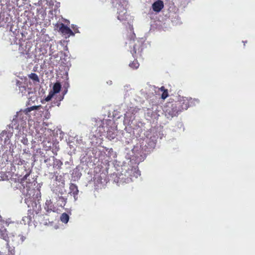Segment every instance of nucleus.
I'll return each mask as SVG.
<instances>
[{"label": "nucleus", "mask_w": 255, "mask_h": 255, "mask_svg": "<svg viewBox=\"0 0 255 255\" xmlns=\"http://www.w3.org/2000/svg\"><path fill=\"white\" fill-rule=\"evenodd\" d=\"M70 192L69 193L73 195L74 198L76 199V196L78 195L79 190L77 186L73 183H71L69 186Z\"/></svg>", "instance_id": "1a4fd4ad"}, {"label": "nucleus", "mask_w": 255, "mask_h": 255, "mask_svg": "<svg viewBox=\"0 0 255 255\" xmlns=\"http://www.w3.org/2000/svg\"><path fill=\"white\" fill-rule=\"evenodd\" d=\"M44 163H46L48 166H51V163H50V157H46L44 156Z\"/></svg>", "instance_id": "6ab92c4d"}, {"label": "nucleus", "mask_w": 255, "mask_h": 255, "mask_svg": "<svg viewBox=\"0 0 255 255\" xmlns=\"http://www.w3.org/2000/svg\"><path fill=\"white\" fill-rule=\"evenodd\" d=\"M69 220V216L67 213H64L61 214L60 217V220L62 222L64 223H68Z\"/></svg>", "instance_id": "2eb2a0df"}, {"label": "nucleus", "mask_w": 255, "mask_h": 255, "mask_svg": "<svg viewBox=\"0 0 255 255\" xmlns=\"http://www.w3.org/2000/svg\"><path fill=\"white\" fill-rule=\"evenodd\" d=\"M44 208L47 212L54 211L55 210L54 205L50 199L46 200L45 203Z\"/></svg>", "instance_id": "9d476101"}, {"label": "nucleus", "mask_w": 255, "mask_h": 255, "mask_svg": "<svg viewBox=\"0 0 255 255\" xmlns=\"http://www.w3.org/2000/svg\"><path fill=\"white\" fill-rule=\"evenodd\" d=\"M139 64L136 59H134L129 64V66L132 69H136L138 68Z\"/></svg>", "instance_id": "dca6fc26"}, {"label": "nucleus", "mask_w": 255, "mask_h": 255, "mask_svg": "<svg viewBox=\"0 0 255 255\" xmlns=\"http://www.w3.org/2000/svg\"><path fill=\"white\" fill-rule=\"evenodd\" d=\"M28 216H25L24 217H23V220L24 221H27V223L29 224L30 223L31 221H32V218L33 217V216L32 217L31 216V210H29L28 211Z\"/></svg>", "instance_id": "f3484780"}, {"label": "nucleus", "mask_w": 255, "mask_h": 255, "mask_svg": "<svg viewBox=\"0 0 255 255\" xmlns=\"http://www.w3.org/2000/svg\"><path fill=\"white\" fill-rule=\"evenodd\" d=\"M167 89H166L165 88V87L164 86H162L161 88H160V90L162 92H163L165 90H166Z\"/></svg>", "instance_id": "b1692460"}, {"label": "nucleus", "mask_w": 255, "mask_h": 255, "mask_svg": "<svg viewBox=\"0 0 255 255\" xmlns=\"http://www.w3.org/2000/svg\"><path fill=\"white\" fill-rule=\"evenodd\" d=\"M168 118L177 116L181 112L179 108L175 107V103H168L165 111Z\"/></svg>", "instance_id": "7ed1b4c3"}, {"label": "nucleus", "mask_w": 255, "mask_h": 255, "mask_svg": "<svg viewBox=\"0 0 255 255\" xmlns=\"http://www.w3.org/2000/svg\"><path fill=\"white\" fill-rule=\"evenodd\" d=\"M152 7L154 11L159 12L164 7L163 2L161 0H156L152 4Z\"/></svg>", "instance_id": "0eeeda50"}, {"label": "nucleus", "mask_w": 255, "mask_h": 255, "mask_svg": "<svg viewBox=\"0 0 255 255\" xmlns=\"http://www.w3.org/2000/svg\"><path fill=\"white\" fill-rule=\"evenodd\" d=\"M126 10L123 7V10L118 12V18L121 21L125 20L127 19Z\"/></svg>", "instance_id": "9b49d317"}, {"label": "nucleus", "mask_w": 255, "mask_h": 255, "mask_svg": "<svg viewBox=\"0 0 255 255\" xmlns=\"http://www.w3.org/2000/svg\"><path fill=\"white\" fill-rule=\"evenodd\" d=\"M107 136L108 137L109 139L111 140L115 138V137H116V135L113 133L111 135L110 132H108Z\"/></svg>", "instance_id": "4be33fe9"}, {"label": "nucleus", "mask_w": 255, "mask_h": 255, "mask_svg": "<svg viewBox=\"0 0 255 255\" xmlns=\"http://www.w3.org/2000/svg\"><path fill=\"white\" fill-rule=\"evenodd\" d=\"M54 94L53 93H52V91H50L49 92L48 96L46 98L45 100L47 102L50 101L51 99V98H52V97L53 96Z\"/></svg>", "instance_id": "412c9836"}, {"label": "nucleus", "mask_w": 255, "mask_h": 255, "mask_svg": "<svg viewBox=\"0 0 255 255\" xmlns=\"http://www.w3.org/2000/svg\"><path fill=\"white\" fill-rule=\"evenodd\" d=\"M59 31L61 32L63 35L69 37L70 35H74V33L72 30L64 24L61 23L60 24Z\"/></svg>", "instance_id": "39448f33"}, {"label": "nucleus", "mask_w": 255, "mask_h": 255, "mask_svg": "<svg viewBox=\"0 0 255 255\" xmlns=\"http://www.w3.org/2000/svg\"><path fill=\"white\" fill-rule=\"evenodd\" d=\"M191 98H188L186 97H183L180 101L175 102V107L179 108L180 111L182 112L183 110H187L190 106V103L192 102Z\"/></svg>", "instance_id": "20e7f679"}, {"label": "nucleus", "mask_w": 255, "mask_h": 255, "mask_svg": "<svg viewBox=\"0 0 255 255\" xmlns=\"http://www.w3.org/2000/svg\"><path fill=\"white\" fill-rule=\"evenodd\" d=\"M61 88V85L59 83H56L53 86V91H52L54 94L58 93L60 92Z\"/></svg>", "instance_id": "4468645a"}, {"label": "nucleus", "mask_w": 255, "mask_h": 255, "mask_svg": "<svg viewBox=\"0 0 255 255\" xmlns=\"http://www.w3.org/2000/svg\"><path fill=\"white\" fill-rule=\"evenodd\" d=\"M30 172L31 171H29L20 179V183L23 188H26V192L25 193L26 198H25V201L28 207L30 206L28 202L29 201H31V197L34 196L35 192L34 189H31V186L32 185L33 182L29 181V179L27 180V177L29 176Z\"/></svg>", "instance_id": "f257e3e1"}, {"label": "nucleus", "mask_w": 255, "mask_h": 255, "mask_svg": "<svg viewBox=\"0 0 255 255\" xmlns=\"http://www.w3.org/2000/svg\"><path fill=\"white\" fill-rule=\"evenodd\" d=\"M56 200L57 204L58 206L63 207L65 206L67 199L63 197L62 196H59V194L54 197Z\"/></svg>", "instance_id": "6e6552de"}, {"label": "nucleus", "mask_w": 255, "mask_h": 255, "mask_svg": "<svg viewBox=\"0 0 255 255\" xmlns=\"http://www.w3.org/2000/svg\"><path fill=\"white\" fill-rule=\"evenodd\" d=\"M28 77L34 82H39V79L37 75L34 73H31V74L28 75Z\"/></svg>", "instance_id": "a211bd4d"}, {"label": "nucleus", "mask_w": 255, "mask_h": 255, "mask_svg": "<svg viewBox=\"0 0 255 255\" xmlns=\"http://www.w3.org/2000/svg\"><path fill=\"white\" fill-rule=\"evenodd\" d=\"M0 237L5 241L6 242V248L9 249L10 248V245L9 244V237L8 236L7 231L6 229L4 228H1L0 229Z\"/></svg>", "instance_id": "423d86ee"}, {"label": "nucleus", "mask_w": 255, "mask_h": 255, "mask_svg": "<svg viewBox=\"0 0 255 255\" xmlns=\"http://www.w3.org/2000/svg\"><path fill=\"white\" fill-rule=\"evenodd\" d=\"M168 96V93L167 90H165L163 92L161 95V98L163 99H166Z\"/></svg>", "instance_id": "aec40b11"}, {"label": "nucleus", "mask_w": 255, "mask_h": 255, "mask_svg": "<svg viewBox=\"0 0 255 255\" xmlns=\"http://www.w3.org/2000/svg\"><path fill=\"white\" fill-rule=\"evenodd\" d=\"M60 193L61 195H62L63 194V193L62 192H60Z\"/></svg>", "instance_id": "393cba45"}, {"label": "nucleus", "mask_w": 255, "mask_h": 255, "mask_svg": "<svg viewBox=\"0 0 255 255\" xmlns=\"http://www.w3.org/2000/svg\"><path fill=\"white\" fill-rule=\"evenodd\" d=\"M52 158L54 161L53 165V167L57 168L58 169L61 168V166L63 164L62 162L59 159H56L54 156H52Z\"/></svg>", "instance_id": "f8f14e48"}, {"label": "nucleus", "mask_w": 255, "mask_h": 255, "mask_svg": "<svg viewBox=\"0 0 255 255\" xmlns=\"http://www.w3.org/2000/svg\"><path fill=\"white\" fill-rule=\"evenodd\" d=\"M135 34L132 33L131 35V38L130 39V44H132V43H134L133 46V50L131 51V53L132 56L134 58L136 57L137 53H140L142 51V44L141 42L136 40V42H135Z\"/></svg>", "instance_id": "f03ea898"}, {"label": "nucleus", "mask_w": 255, "mask_h": 255, "mask_svg": "<svg viewBox=\"0 0 255 255\" xmlns=\"http://www.w3.org/2000/svg\"><path fill=\"white\" fill-rule=\"evenodd\" d=\"M7 134V132L6 130H3L0 133V140H2V137H3L4 135H6Z\"/></svg>", "instance_id": "5701e85b"}, {"label": "nucleus", "mask_w": 255, "mask_h": 255, "mask_svg": "<svg viewBox=\"0 0 255 255\" xmlns=\"http://www.w3.org/2000/svg\"><path fill=\"white\" fill-rule=\"evenodd\" d=\"M40 108H41V105L31 106L30 107L26 108L24 110V113L25 114H27L28 113L30 112L31 111H33V110H39Z\"/></svg>", "instance_id": "ddd939ff"}, {"label": "nucleus", "mask_w": 255, "mask_h": 255, "mask_svg": "<svg viewBox=\"0 0 255 255\" xmlns=\"http://www.w3.org/2000/svg\"><path fill=\"white\" fill-rule=\"evenodd\" d=\"M57 178H58V177H57V176H56V180H57Z\"/></svg>", "instance_id": "a878e982"}]
</instances>
